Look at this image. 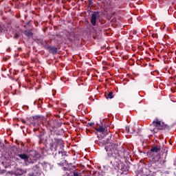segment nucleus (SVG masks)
<instances>
[{
	"label": "nucleus",
	"instance_id": "obj_18",
	"mask_svg": "<svg viewBox=\"0 0 176 176\" xmlns=\"http://www.w3.org/2000/svg\"><path fill=\"white\" fill-rule=\"evenodd\" d=\"M39 166H41V164H36L35 166H34V170H37V171H39Z\"/></svg>",
	"mask_w": 176,
	"mask_h": 176
},
{
	"label": "nucleus",
	"instance_id": "obj_11",
	"mask_svg": "<svg viewBox=\"0 0 176 176\" xmlns=\"http://www.w3.org/2000/svg\"><path fill=\"white\" fill-rule=\"evenodd\" d=\"M96 131L98 133H101V134H105V126L99 125V126L95 129Z\"/></svg>",
	"mask_w": 176,
	"mask_h": 176
},
{
	"label": "nucleus",
	"instance_id": "obj_7",
	"mask_svg": "<svg viewBox=\"0 0 176 176\" xmlns=\"http://www.w3.org/2000/svg\"><path fill=\"white\" fill-rule=\"evenodd\" d=\"M61 156L63 157L61 159L63 160L58 164L59 166H62L63 168L62 169L63 171H67V160H65V157L67 156V152H62L61 153Z\"/></svg>",
	"mask_w": 176,
	"mask_h": 176
},
{
	"label": "nucleus",
	"instance_id": "obj_2",
	"mask_svg": "<svg viewBox=\"0 0 176 176\" xmlns=\"http://www.w3.org/2000/svg\"><path fill=\"white\" fill-rule=\"evenodd\" d=\"M16 156H19L21 160H23L25 166H30V164L36 163V157L32 155L28 156L25 153H17Z\"/></svg>",
	"mask_w": 176,
	"mask_h": 176
},
{
	"label": "nucleus",
	"instance_id": "obj_8",
	"mask_svg": "<svg viewBox=\"0 0 176 176\" xmlns=\"http://www.w3.org/2000/svg\"><path fill=\"white\" fill-rule=\"evenodd\" d=\"M67 170L70 171V173H69L68 172L67 173V174H68L67 176H82V174L75 171V166H71L69 168V165H68Z\"/></svg>",
	"mask_w": 176,
	"mask_h": 176
},
{
	"label": "nucleus",
	"instance_id": "obj_26",
	"mask_svg": "<svg viewBox=\"0 0 176 176\" xmlns=\"http://www.w3.org/2000/svg\"><path fill=\"white\" fill-rule=\"evenodd\" d=\"M29 176H34V173L29 175Z\"/></svg>",
	"mask_w": 176,
	"mask_h": 176
},
{
	"label": "nucleus",
	"instance_id": "obj_23",
	"mask_svg": "<svg viewBox=\"0 0 176 176\" xmlns=\"http://www.w3.org/2000/svg\"><path fill=\"white\" fill-rule=\"evenodd\" d=\"M90 127H92V126H94V122H90L88 124Z\"/></svg>",
	"mask_w": 176,
	"mask_h": 176
},
{
	"label": "nucleus",
	"instance_id": "obj_6",
	"mask_svg": "<svg viewBox=\"0 0 176 176\" xmlns=\"http://www.w3.org/2000/svg\"><path fill=\"white\" fill-rule=\"evenodd\" d=\"M97 20H100V12H94L91 14V24L96 27L97 24Z\"/></svg>",
	"mask_w": 176,
	"mask_h": 176
},
{
	"label": "nucleus",
	"instance_id": "obj_10",
	"mask_svg": "<svg viewBox=\"0 0 176 176\" xmlns=\"http://www.w3.org/2000/svg\"><path fill=\"white\" fill-rule=\"evenodd\" d=\"M41 119V116H34L31 118L30 120V124L33 126V127H35L36 126V124L38 123V120Z\"/></svg>",
	"mask_w": 176,
	"mask_h": 176
},
{
	"label": "nucleus",
	"instance_id": "obj_24",
	"mask_svg": "<svg viewBox=\"0 0 176 176\" xmlns=\"http://www.w3.org/2000/svg\"><path fill=\"white\" fill-rule=\"evenodd\" d=\"M27 25H30V21L26 23Z\"/></svg>",
	"mask_w": 176,
	"mask_h": 176
},
{
	"label": "nucleus",
	"instance_id": "obj_13",
	"mask_svg": "<svg viewBox=\"0 0 176 176\" xmlns=\"http://www.w3.org/2000/svg\"><path fill=\"white\" fill-rule=\"evenodd\" d=\"M24 34H25L26 36H28V38H31L32 36H33L34 33H32V32H31V31L25 30Z\"/></svg>",
	"mask_w": 176,
	"mask_h": 176
},
{
	"label": "nucleus",
	"instance_id": "obj_3",
	"mask_svg": "<svg viewBox=\"0 0 176 176\" xmlns=\"http://www.w3.org/2000/svg\"><path fill=\"white\" fill-rule=\"evenodd\" d=\"M163 129H164V126L162 125V122L158 119H156L150 124V130L153 133H157L159 130H163Z\"/></svg>",
	"mask_w": 176,
	"mask_h": 176
},
{
	"label": "nucleus",
	"instance_id": "obj_4",
	"mask_svg": "<svg viewBox=\"0 0 176 176\" xmlns=\"http://www.w3.org/2000/svg\"><path fill=\"white\" fill-rule=\"evenodd\" d=\"M166 159H167V151L162 153V155H157L156 157H153V162H159L160 164L163 165L166 163Z\"/></svg>",
	"mask_w": 176,
	"mask_h": 176
},
{
	"label": "nucleus",
	"instance_id": "obj_28",
	"mask_svg": "<svg viewBox=\"0 0 176 176\" xmlns=\"http://www.w3.org/2000/svg\"><path fill=\"white\" fill-rule=\"evenodd\" d=\"M61 80H63V78H60Z\"/></svg>",
	"mask_w": 176,
	"mask_h": 176
},
{
	"label": "nucleus",
	"instance_id": "obj_21",
	"mask_svg": "<svg viewBox=\"0 0 176 176\" xmlns=\"http://www.w3.org/2000/svg\"><path fill=\"white\" fill-rule=\"evenodd\" d=\"M125 130L126 133H130V126H126Z\"/></svg>",
	"mask_w": 176,
	"mask_h": 176
},
{
	"label": "nucleus",
	"instance_id": "obj_1",
	"mask_svg": "<svg viewBox=\"0 0 176 176\" xmlns=\"http://www.w3.org/2000/svg\"><path fill=\"white\" fill-rule=\"evenodd\" d=\"M108 157L116 159V163L120 161L122 157V151L118 150V145L115 143H111L105 147Z\"/></svg>",
	"mask_w": 176,
	"mask_h": 176
},
{
	"label": "nucleus",
	"instance_id": "obj_20",
	"mask_svg": "<svg viewBox=\"0 0 176 176\" xmlns=\"http://www.w3.org/2000/svg\"><path fill=\"white\" fill-rule=\"evenodd\" d=\"M123 153H124V156H128L129 155V151H126L125 150H124Z\"/></svg>",
	"mask_w": 176,
	"mask_h": 176
},
{
	"label": "nucleus",
	"instance_id": "obj_14",
	"mask_svg": "<svg viewBox=\"0 0 176 176\" xmlns=\"http://www.w3.org/2000/svg\"><path fill=\"white\" fill-rule=\"evenodd\" d=\"M27 173L25 170H23V169H18L16 172L15 174L16 175H23V174Z\"/></svg>",
	"mask_w": 176,
	"mask_h": 176
},
{
	"label": "nucleus",
	"instance_id": "obj_19",
	"mask_svg": "<svg viewBox=\"0 0 176 176\" xmlns=\"http://www.w3.org/2000/svg\"><path fill=\"white\" fill-rule=\"evenodd\" d=\"M0 149H3V148H5V144L2 142H0Z\"/></svg>",
	"mask_w": 176,
	"mask_h": 176
},
{
	"label": "nucleus",
	"instance_id": "obj_15",
	"mask_svg": "<svg viewBox=\"0 0 176 176\" xmlns=\"http://www.w3.org/2000/svg\"><path fill=\"white\" fill-rule=\"evenodd\" d=\"M21 122H22V123H23V124H27L28 126L31 124L30 120H28L27 121H25L24 119H21Z\"/></svg>",
	"mask_w": 176,
	"mask_h": 176
},
{
	"label": "nucleus",
	"instance_id": "obj_25",
	"mask_svg": "<svg viewBox=\"0 0 176 176\" xmlns=\"http://www.w3.org/2000/svg\"><path fill=\"white\" fill-rule=\"evenodd\" d=\"M173 164H174V166H176V161L174 162Z\"/></svg>",
	"mask_w": 176,
	"mask_h": 176
},
{
	"label": "nucleus",
	"instance_id": "obj_12",
	"mask_svg": "<svg viewBox=\"0 0 176 176\" xmlns=\"http://www.w3.org/2000/svg\"><path fill=\"white\" fill-rule=\"evenodd\" d=\"M47 49L50 50V53H52V54H57V53H58V50L56 47L48 46Z\"/></svg>",
	"mask_w": 176,
	"mask_h": 176
},
{
	"label": "nucleus",
	"instance_id": "obj_27",
	"mask_svg": "<svg viewBox=\"0 0 176 176\" xmlns=\"http://www.w3.org/2000/svg\"><path fill=\"white\" fill-rule=\"evenodd\" d=\"M107 141H109V138H107Z\"/></svg>",
	"mask_w": 176,
	"mask_h": 176
},
{
	"label": "nucleus",
	"instance_id": "obj_29",
	"mask_svg": "<svg viewBox=\"0 0 176 176\" xmlns=\"http://www.w3.org/2000/svg\"><path fill=\"white\" fill-rule=\"evenodd\" d=\"M64 83H65V80H63Z\"/></svg>",
	"mask_w": 176,
	"mask_h": 176
},
{
	"label": "nucleus",
	"instance_id": "obj_5",
	"mask_svg": "<svg viewBox=\"0 0 176 176\" xmlns=\"http://www.w3.org/2000/svg\"><path fill=\"white\" fill-rule=\"evenodd\" d=\"M162 149V146L155 145L154 146H152L149 155L151 157H152V159L153 157H156V155H158L159 152H160V150Z\"/></svg>",
	"mask_w": 176,
	"mask_h": 176
},
{
	"label": "nucleus",
	"instance_id": "obj_9",
	"mask_svg": "<svg viewBox=\"0 0 176 176\" xmlns=\"http://www.w3.org/2000/svg\"><path fill=\"white\" fill-rule=\"evenodd\" d=\"M98 140H96L95 143L99 145V146H104L107 144V142L105 140H103L102 138H104V135H97Z\"/></svg>",
	"mask_w": 176,
	"mask_h": 176
},
{
	"label": "nucleus",
	"instance_id": "obj_31",
	"mask_svg": "<svg viewBox=\"0 0 176 176\" xmlns=\"http://www.w3.org/2000/svg\"><path fill=\"white\" fill-rule=\"evenodd\" d=\"M164 151H166V148H164Z\"/></svg>",
	"mask_w": 176,
	"mask_h": 176
},
{
	"label": "nucleus",
	"instance_id": "obj_17",
	"mask_svg": "<svg viewBox=\"0 0 176 176\" xmlns=\"http://www.w3.org/2000/svg\"><path fill=\"white\" fill-rule=\"evenodd\" d=\"M109 167L111 170H112V168H116V166H115V165L113 164H112V161L110 162V164L109 165Z\"/></svg>",
	"mask_w": 176,
	"mask_h": 176
},
{
	"label": "nucleus",
	"instance_id": "obj_22",
	"mask_svg": "<svg viewBox=\"0 0 176 176\" xmlns=\"http://www.w3.org/2000/svg\"><path fill=\"white\" fill-rule=\"evenodd\" d=\"M14 38L15 39H17V38H19V34L16 33V34H14Z\"/></svg>",
	"mask_w": 176,
	"mask_h": 176
},
{
	"label": "nucleus",
	"instance_id": "obj_16",
	"mask_svg": "<svg viewBox=\"0 0 176 176\" xmlns=\"http://www.w3.org/2000/svg\"><path fill=\"white\" fill-rule=\"evenodd\" d=\"M113 98V92H109L106 98Z\"/></svg>",
	"mask_w": 176,
	"mask_h": 176
},
{
	"label": "nucleus",
	"instance_id": "obj_30",
	"mask_svg": "<svg viewBox=\"0 0 176 176\" xmlns=\"http://www.w3.org/2000/svg\"><path fill=\"white\" fill-rule=\"evenodd\" d=\"M67 82H68V78L67 79Z\"/></svg>",
	"mask_w": 176,
	"mask_h": 176
}]
</instances>
